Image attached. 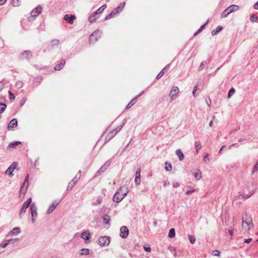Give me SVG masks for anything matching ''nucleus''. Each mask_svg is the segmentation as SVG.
I'll use <instances>...</instances> for the list:
<instances>
[{"mask_svg":"<svg viewBox=\"0 0 258 258\" xmlns=\"http://www.w3.org/2000/svg\"><path fill=\"white\" fill-rule=\"evenodd\" d=\"M252 218L248 216L247 214L242 215V229L247 231L250 228V226H252Z\"/></svg>","mask_w":258,"mask_h":258,"instance_id":"obj_1","label":"nucleus"},{"mask_svg":"<svg viewBox=\"0 0 258 258\" xmlns=\"http://www.w3.org/2000/svg\"><path fill=\"white\" fill-rule=\"evenodd\" d=\"M127 192V189L123 191L122 188H120L114 195L113 201L115 203L121 202L126 196Z\"/></svg>","mask_w":258,"mask_h":258,"instance_id":"obj_2","label":"nucleus"},{"mask_svg":"<svg viewBox=\"0 0 258 258\" xmlns=\"http://www.w3.org/2000/svg\"><path fill=\"white\" fill-rule=\"evenodd\" d=\"M102 31L100 30H96L92 33L89 37V41L90 43H94L96 42L100 38L102 35Z\"/></svg>","mask_w":258,"mask_h":258,"instance_id":"obj_3","label":"nucleus"},{"mask_svg":"<svg viewBox=\"0 0 258 258\" xmlns=\"http://www.w3.org/2000/svg\"><path fill=\"white\" fill-rule=\"evenodd\" d=\"M110 242V237L108 236H101L98 239V244L102 246H108Z\"/></svg>","mask_w":258,"mask_h":258,"instance_id":"obj_4","label":"nucleus"},{"mask_svg":"<svg viewBox=\"0 0 258 258\" xmlns=\"http://www.w3.org/2000/svg\"><path fill=\"white\" fill-rule=\"evenodd\" d=\"M42 10V8L40 6H38L36 7L34 10H33L31 12V17H29L28 20L29 21H31L32 20V18H34L35 19L37 16H38L40 13H41Z\"/></svg>","mask_w":258,"mask_h":258,"instance_id":"obj_5","label":"nucleus"},{"mask_svg":"<svg viewBox=\"0 0 258 258\" xmlns=\"http://www.w3.org/2000/svg\"><path fill=\"white\" fill-rule=\"evenodd\" d=\"M31 202L32 199L30 198L23 204L20 213V216L25 213L26 209L30 206Z\"/></svg>","mask_w":258,"mask_h":258,"instance_id":"obj_6","label":"nucleus"},{"mask_svg":"<svg viewBox=\"0 0 258 258\" xmlns=\"http://www.w3.org/2000/svg\"><path fill=\"white\" fill-rule=\"evenodd\" d=\"M122 128V126H120L114 129V130L110 132L107 137H106V141H110L114 136L119 132Z\"/></svg>","mask_w":258,"mask_h":258,"instance_id":"obj_7","label":"nucleus"},{"mask_svg":"<svg viewBox=\"0 0 258 258\" xmlns=\"http://www.w3.org/2000/svg\"><path fill=\"white\" fill-rule=\"evenodd\" d=\"M31 214L32 217V222L34 223L35 220V218L37 217V207L35 204H32L31 205L30 207Z\"/></svg>","mask_w":258,"mask_h":258,"instance_id":"obj_8","label":"nucleus"},{"mask_svg":"<svg viewBox=\"0 0 258 258\" xmlns=\"http://www.w3.org/2000/svg\"><path fill=\"white\" fill-rule=\"evenodd\" d=\"M60 201L59 200H56L53 202V203L50 205L49 208L47 211L48 214H50L55 209L57 205L59 204Z\"/></svg>","mask_w":258,"mask_h":258,"instance_id":"obj_9","label":"nucleus"},{"mask_svg":"<svg viewBox=\"0 0 258 258\" xmlns=\"http://www.w3.org/2000/svg\"><path fill=\"white\" fill-rule=\"evenodd\" d=\"M120 236L123 238H125L128 235V230L126 226H122L120 229Z\"/></svg>","mask_w":258,"mask_h":258,"instance_id":"obj_10","label":"nucleus"},{"mask_svg":"<svg viewBox=\"0 0 258 258\" xmlns=\"http://www.w3.org/2000/svg\"><path fill=\"white\" fill-rule=\"evenodd\" d=\"M179 92V89L177 86H173L170 92L169 96L171 100L174 99L173 97L177 96Z\"/></svg>","mask_w":258,"mask_h":258,"instance_id":"obj_11","label":"nucleus"},{"mask_svg":"<svg viewBox=\"0 0 258 258\" xmlns=\"http://www.w3.org/2000/svg\"><path fill=\"white\" fill-rule=\"evenodd\" d=\"M76 17L75 15H71L70 17L69 15L66 14L63 17V19L70 24H73L74 23V21Z\"/></svg>","mask_w":258,"mask_h":258,"instance_id":"obj_12","label":"nucleus"},{"mask_svg":"<svg viewBox=\"0 0 258 258\" xmlns=\"http://www.w3.org/2000/svg\"><path fill=\"white\" fill-rule=\"evenodd\" d=\"M18 124L17 120L16 118H14L12 120H11V121L9 122L8 128L9 130H10L11 129H13L15 127L17 126Z\"/></svg>","mask_w":258,"mask_h":258,"instance_id":"obj_13","label":"nucleus"},{"mask_svg":"<svg viewBox=\"0 0 258 258\" xmlns=\"http://www.w3.org/2000/svg\"><path fill=\"white\" fill-rule=\"evenodd\" d=\"M81 237L82 239L88 240L90 239L91 234L88 231H85L82 233Z\"/></svg>","mask_w":258,"mask_h":258,"instance_id":"obj_14","label":"nucleus"},{"mask_svg":"<svg viewBox=\"0 0 258 258\" xmlns=\"http://www.w3.org/2000/svg\"><path fill=\"white\" fill-rule=\"evenodd\" d=\"M238 9V6L236 5H231L228 8H227V10L228 11L229 14L233 12L237 11Z\"/></svg>","mask_w":258,"mask_h":258,"instance_id":"obj_15","label":"nucleus"},{"mask_svg":"<svg viewBox=\"0 0 258 258\" xmlns=\"http://www.w3.org/2000/svg\"><path fill=\"white\" fill-rule=\"evenodd\" d=\"M140 169H139V170L137 171L136 173V178L135 179V181L136 183V184L138 185L140 184L141 182V177H140Z\"/></svg>","mask_w":258,"mask_h":258,"instance_id":"obj_16","label":"nucleus"},{"mask_svg":"<svg viewBox=\"0 0 258 258\" xmlns=\"http://www.w3.org/2000/svg\"><path fill=\"white\" fill-rule=\"evenodd\" d=\"M21 232L20 228L19 227H15L11 231H10L9 233V235H17Z\"/></svg>","mask_w":258,"mask_h":258,"instance_id":"obj_17","label":"nucleus"},{"mask_svg":"<svg viewBox=\"0 0 258 258\" xmlns=\"http://www.w3.org/2000/svg\"><path fill=\"white\" fill-rule=\"evenodd\" d=\"M31 52L29 50H26L21 53V56L22 58H28L29 56L31 55Z\"/></svg>","mask_w":258,"mask_h":258,"instance_id":"obj_18","label":"nucleus"},{"mask_svg":"<svg viewBox=\"0 0 258 258\" xmlns=\"http://www.w3.org/2000/svg\"><path fill=\"white\" fill-rule=\"evenodd\" d=\"M77 182L78 179H73L71 181L69 182L67 189L70 188L71 190Z\"/></svg>","mask_w":258,"mask_h":258,"instance_id":"obj_19","label":"nucleus"},{"mask_svg":"<svg viewBox=\"0 0 258 258\" xmlns=\"http://www.w3.org/2000/svg\"><path fill=\"white\" fill-rule=\"evenodd\" d=\"M111 164V161L108 160L105 162V163L100 168L99 171H101L102 172L104 171L106 169L107 167H108Z\"/></svg>","mask_w":258,"mask_h":258,"instance_id":"obj_20","label":"nucleus"},{"mask_svg":"<svg viewBox=\"0 0 258 258\" xmlns=\"http://www.w3.org/2000/svg\"><path fill=\"white\" fill-rule=\"evenodd\" d=\"M64 64H65V61H64V60H62L59 64H57L54 67V70L55 71H59L63 68Z\"/></svg>","mask_w":258,"mask_h":258,"instance_id":"obj_21","label":"nucleus"},{"mask_svg":"<svg viewBox=\"0 0 258 258\" xmlns=\"http://www.w3.org/2000/svg\"><path fill=\"white\" fill-rule=\"evenodd\" d=\"M176 154L178 156L180 161L183 160L184 156L180 149H177L176 151Z\"/></svg>","mask_w":258,"mask_h":258,"instance_id":"obj_22","label":"nucleus"},{"mask_svg":"<svg viewBox=\"0 0 258 258\" xmlns=\"http://www.w3.org/2000/svg\"><path fill=\"white\" fill-rule=\"evenodd\" d=\"M106 8V5H104L102 6H101L100 8H99L97 10H96L95 12H94V15H98L101 13H102L105 9Z\"/></svg>","mask_w":258,"mask_h":258,"instance_id":"obj_23","label":"nucleus"},{"mask_svg":"<svg viewBox=\"0 0 258 258\" xmlns=\"http://www.w3.org/2000/svg\"><path fill=\"white\" fill-rule=\"evenodd\" d=\"M169 65L167 66L166 67L164 68L162 71L158 74V75L156 77L157 79H159L161 78L163 74L165 73V72L167 70V68L168 67Z\"/></svg>","mask_w":258,"mask_h":258,"instance_id":"obj_24","label":"nucleus"},{"mask_svg":"<svg viewBox=\"0 0 258 258\" xmlns=\"http://www.w3.org/2000/svg\"><path fill=\"white\" fill-rule=\"evenodd\" d=\"M21 143L20 142H18V141H15V142H12V143H11L9 145H8V148H14L15 147H16L17 146L21 144Z\"/></svg>","mask_w":258,"mask_h":258,"instance_id":"obj_25","label":"nucleus"},{"mask_svg":"<svg viewBox=\"0 0 258 258\" xmlns=\"http://www.w3.org/2000/svg\"><path fill=\"white\" fill-rule=\"evenodd\" d=\"M28 186V183H25L24 181L23 185L20 189V192L23 193H25L27 190V187Z\"/></svg>","mask_w":258,"mask_h":258,"instance_id":"obj_26","label":"nucleus"},{"mask_svg":"<svg viewBox=\"0 0 258 258\" xmlns=\"http://www.w3.org/2000/svg\"><path fill=\"white\" fill-rule=\"evenodd\" d=\"M110 220V218L108 215L106 214L104 216V217L103 218V221L104 224H109Z\"/></svg>","mask_w":258,"mask_h":258,"instance_id":"obj_27","label":"nucleus"},{"mask_svg":"<svg viewBox=\"0 0 258 258\" xmlns=\"http://www.w3.org/2000/svg\"><path fill=\"white\" fill-rule=\"evenodd\" d=\"M175 236V229L174 228H171L170 229L169 233H168V237L170 238H173Z\"/></svg>","mask_w":258,"mask_h":258,"instance_id":"obj_28","label":"nucleus"},{"mask_svg":"<svg viewBox=\"0 0 258 258\" xmlns=\"http://www.w3.org/2000/svg\"><path fill=\"white\" fill-rule=\"evenodd\" d=\"M102 201V198L101 197H98L96 200L92 203V205L97 206L98 205H100L101 204Z\"/></svg>","mask_w":258,"mask_h":258,"instance_id":"obj_29","label":"nucleus"},{"mask_svg":"<svg viewBox=\"0 0 258 258\" xmlns=\"http://www.w3.org/2000/svg\"><path fill=\"white\" fill-rule=\"evenodd\" d=\"M97 15H94V12H93L91 16L89 18V21L90 23H93L94 22L96 21V16Z\"/></svg>","mask_w":258,"mask_h":258,"instance_id":"obj_30","label":"nucleus"},{"mask_svg":"<svg viewBox=\"0 0 258 258\" xmlns=\"http://www.w3.org/2000/svg\"><path fill=\"white\" fill-rule=\"evenodd\" d=\"M11 4L14 7H18L21 4L20 0H12Z\"/></svg>","mask_w":258,"mask_h":258,"instance_id":"obj_31","label":"nucleus"},{"mask_svg":"<svg viewBox=\"0 0 258 258\" xmlns=\"http://www.w3.org/2000/svg\"><path fill=\"white\" fill-rule=\"evenodd\" d=\"M89 249L83 248L81 250L80 254V255H87L89 254Z\"/></svg>","mask_w":258,"mask_h":258,"instance_id":"obj_32","label":"nucleus"},{"mask_svg":"<svg viewBox=\"0 0 258 258\" xmlns=\"http://www.w3.org/2000/svg\"><path fill=\"white\" fill-rule=\"evenodd\" d=\"M222 26H218L217 27L216 30H214L212 31V35H215L217 34L218 32H220V31L222 30Z\"/></svg>","mask_w":258,"mask_h":258,"instance_id":"obj_33","label":"nucleus"},{"mask_svg":"<svg viewBox=\"0 0 258 258\" xmlns=\"http://www.w3.org/2000/svg\"><path fill=\"white\" fill-rule=\"evenodd\" d=\"M196 150H200L202 148V145L199 141H197L195 143Z\"/></svg>","mask_w":258,"mask_h":258,"instance_id":"obj_34","label":"nucleus"},{"mask_svg":"<svg viewBox=\"0 0 258 258\" xmlns=\"http://www.w3.org/2000/svg\"><path fill=\"white\" fill-rule=\"evenodd\" d=\"M258 171V161H257L255 164H254L252 170V174H253L255 172H257Z\"/></svg>","mask_w":258,"mask_h":258,"instance_id":"obj_35","label":"nucleus"},{"mask_svg":"<svg viewBox=\"0 0 258 258\" xmlns=\"http://www.w3.org/2000/svg\"><path fill=\"white\" fill-rule=\"evenodd\" d=\"M207 64V63L206 61H203L199 67V71L203 70Z\"/></svg>","mask_w":258,"mask_h":258,"instance_id":"obj_36","label":"nucleus"},{"mask_svg":"<svg viewBox=\"0 0 258 258\" xmlns=\"http://www.w3.org/2000/svg\"><path fill=\"white\" fill-rule=\"evenodd\" d=\"M135 100V99H134V98L132 99L126 106V109L130 108L136 103V102L134 101Z\"/></svg>","mask_w":258,"mask_h":258,"instance_id":"obj_37","label":"nucleus"},{"mask_svg":"<svg viewBox=\"0 0 258 258\" xmlns=\"http://www.w3.org/2000/svg\"><path fill=\"white\" fill-rule=\"evenodd\" d=\"M194 176L198 180L202 178L201 172L199 170L197 172L195 173Z\"/></svg>","mask_w":258,"mask_h":258,"instance_id":"obj_38","label":"nucleus"},{"mask_svg":"<svg viewBox=\"0 0 258 258\" xmlns=\"http://www.w3.org/2000/svg\"><path fill=\"white\" fill-rule=\"evenodd\" d=\"M235 90L234 88H231L229 91L228 94V98H230L235 93Z\"/></svg>","mask_w":258,"mask_h":258,"instance_id":"obj_39","label":"nucleus"},{"mask_svg":"<svg viewBox=\"0 0 258 258\" xmlns=\"http://www.w3.org/2000/svg\"><path fill=\"white\" fill-rule=\"evenodd\" d=\"M125 2L121 3L120 4V5L115 9H117V10H118L119 12H121L123 10V8L125 6Z\"/></svg>","mask_w":258,"mask_h":258,"instance_id":"obj_40","label":"nucleus"},{"mask_svg":"<svg viewBox=\"0 0 258 258\" xmlns=\"http://www.w3.org/2000/svg\"><path fill=\"white\" fill-rule=\"evenodd\" d=\"M6 105L4 103H0V113L5 111L6 108Z\"/></svg>","mask_w":258,"mask_h":258,"instance_id":"obj_41","label":"nucleus"},{"mask_svg":"<svg viewBox=\"0 0 258 258\" xmlns=\"http://www.w3.org/2000/svg\"><path fill=\"white\" fill-rule=\"evenodd\" d=\"M19 240L18 238H13V239H10L7 240L8 243L9 244L10 243H14L17 242Z\"/></svg>","mask_w":258,"mask_h":258,"instance_id":"obj_42","label":"nucleus"},{"mask_svg":"<svg viewBox=\"0 0 258 258\" xmlns=\"http://www.w3.org/2000/svg\"><path fill=\"white\" fill-rule=\"evenodd\" d=\"M165 168L167 171H170L172 169V166L170 163L166 162Z\"/></svg>","mask_w":258,"mask_h":258,"instance_id":"obj_43","label":"nucleus"},{"mask_svg":"<svg viewBox=\"0 0 258 258\" xmlns=\"http://www.w3.org/2000/svg\"><path fill=\"white\" fill-rule=\"evenodd\" d=\"M229 15V13L228 12V11L227 10V9H225L222 14V17L225 18L228 16V15Z\"/></svg>","mask_w":258,"mask_h":258,"instance_id":"obj_44","label":"nucleus"},{"mask_svg":"<svg viewBox=\"0 0 258 258\" xmlns=\"http://www.w3.org/2000/svg\"><path fill=\"white\" fill-rule=\"evenodd\" d=\"M14 170L12 169L10 166L8 168V169L6 171V173L8 174L9 175H13L12 173L13 172Z\"/></svg>","mask_w":258,"mask_h":258,"instance_id":"obj_45","label":"nucleus"},{"mask_svg":"<svg viewBox=\"0 0 258 258\" xmlns=\"http://www.w3.org/2000/svg\"><path fill=\"white\" fill-rule=\"evenodd\" d=\"M188 239L189 240V241L191 244L195 243V242L196 241V239L192 236H191L190 235H188Z\"/></svg>","mask_w":258,"mask_h":258,"instance_id":"obj_46","label":"nucleus"},{"mask_svg":"<svg viewBox=\"0 0 258 258\" xmlns=\"http://www.w3.org/2000/svg\"><path fill=\"white\" fill-rule=\"evenodd\" d=\"M220 251L218 250H213L212 252V254L214 256H220Z\"/></svg>","mask_w":258,"mask_h":258,"instance_id":"obj_47","label":"nucleus"},{"mask_svg":"<svg viewBox=\"0 0 258 258\" xmlns=\"http://www.w3.org/2000/svg\"><path fill=\"white\" fill-rule=\"evenodd\" d=\"M16 86L19 89L21 88L23 86V83L21 81L17 82L16 83Z\"/></svg>","mask_w":258,"mask_h":258,"instance_id":"obj_48","label":"nucleus"},{"mask_svg":"<svg viewBox=\"0 0 258 258\" xmlns=\"http://www.w3.org/2000/svg\"><path fill=\"white\" fill-rule=\"evenodd\" d=\"M9 95V98L11 100H14L15 98V95L12 93L11 91H9L8 92Z\"/></svg>","mask_w":258,"mask_h":258,"instance_id":"obj_49","label":"nucleus"},{"mask_svg":"<svg viewBox=\"0 0 258 258\" xmlns=\"http://www.w3.org/2000/svg\"><path fill=\"white\" fill-rule=\"evenodd\" d=\"M81 176V170H79L78 173L76 174L74 179H78V180L80 179Z\"/></svg>","mask_w":258,"mask_h":258,"instance_id":"obj_50","label":"nucleus"},{"mask_svg":"<svg viewBox=\"0 0 258 258\" xmlns=\"http://www.w3.org/2000/svg\"><path fill=\"white\" fill-rule=\"evenodd\" d=\"M257 19V17H254L253 15H252L250 17V20L252 22L256 21Z\"/></svg>","mask_w":258,"mask_h":258,"instance_id":"obj_51","label":"nucleus"},{"mask_svg":"<svg viewBox=\"0 0 258 258\" xmlns=\"http://www.w3.org/2000/svg\"><path fill=\"white\" fill-rule=\"evenodd\" d=\"M17 165L16 162H14L11 165L10 167L14 170L16 168Z\"/></svg>","mask_w":258,"mask_h":258,"instance_id":"obj_52","label":"nucleus"},{"mask_svg":"<svg viewBox=\"0 0 258 258\" xmlns=\"http://www.w3.org/2000/svg\"><path fill=\"white\" fill-rule=\"evenodd\" d=\"M203 160L206 162H208L209 161V155H208V154H207L203 158Z\"/></svg>","mask_w":258,"mask_h":258,"instance_id":"obj_53","label":"nucleus"},{"mask_svg":"<svg viewBox=\"0 0 258 258\" xmlns=\"http://www.w3.org/2000/svg\"><path fill=\"white\" fill-rule=\"evenodd\" d=\"M144 250L148 252H150L151 251V248L150 246H144Z\"/></svg>","mask_w":258,"mask_h":258,"instance_id":"obj_54","label":"nucleus"},{"mask_svg":"<svg viewBox=\"0 0 258 258\" xmlns=\"http://www.w3.org/2000/svg\"><path fill=\"white\" fill-rule=\"evenodd\" d=\"M120 12L117 10V9H114L112 12H111V13L114 16L117 14H118Z\"/></svg>","mask_w":258,"mask_h":258,"instance_id":"obj_55","label":"nucleus"},{"mask_svg":"<svg viewBox=\"0 0 258 258\" xmlns=\"http://www.w3.org/2000/svg\"><path fill=\"white\" fill-rule=\"evenodd\" d=\"M170 185V182L168 180H165L164 181V186L166 187L168 185Z\"/></svg>","mask_w":258,"mask_h":258,"instance_id":"obj_56","label":"nucleus"},{"mask_svg":"<svg viewBox=\"0 0 258 258\" xmlns=\"http://www.w3.org/2000/svg\"><path fill=\"white\" fill-rule=\"evenodd\" d=\"M173 187H174L175 188H177L180 186V184L179 182H175L173 183Z\"/></svg>","mask_w":258,"mask_h":258,"instance_id":"obj_57","label":"nucleus"},{"mask_svg":"<svg viewBox=\"0 0 258 258\" xmlns=\"http://www.w3.org/2000/svg\"><path fill=\"white\" fill-rule=\"evenodd\" d=\"M113 16H114L112 13H111L109 15H107L106 18H105V20H108V19H110L111 18H112Z\"/></svg>","mask_w":258,"mask_h":258,"instance_id":"obj_58","label":"nucleus"},{"mask_svg":"<svg viewBox=\"0 0 258 258\" xmlns=\"http://www.w3.org/2000/svg\"><path fill=\"white\" fill-rule=\"evenodd\" d=\"M195 189L191 190H188L187 191H186V194L187 195H191L192 193H193L194 192H195Z\"/></svg>","mask_w":258,"mask_h":258,"instance_id":"obj_59","label":"nucleus"},{"mask_svg":"<svg viewBox=\"0 0 258 258\" xmlns=\"http://www.w3.org/2000/svg\"><path fill=\"white\" fill-rule=\"evenodd\" d=\"M208 23V20L207 21V22H206L205 24H204L203 25H202V26L200 27V28L199 30H200V31H202V30L203 29V28L205 27V25H206Z\"/></svg>","mask_w":258,"mask_h":258,"instance_id":"obj_60","label":"nucleus"},{"mask_svg":"<svg viewBox=\"0 0 258 258\" xmlns=\"http://www.w3.org/2000/svg\"><path fill=\"white\" fill-rule=\"evenodd\" d=\"M197 90V86H195L194 88V90H193V91H192V94L194 96L195 95V93L196 92Z\"/></svg>","mask_w":258,"mask_h":258,"instance_id":"obj_61","label":"nucleus"},{"mask_svg":"<svg viewBox=\"0 0 258 258\" xmlns=\"http://www.w3.org/2000/svg\"><path fill=\"white\" fill-rule=\"evenodd\" d=\"M144 93V91H142V92H141L139 94H138L137 96H136L135 98H134V99H137L138 97H140L141 95H143V94Z\"/></svg>","mask_w":258,"mask_h":258,"instance_id":"obj_62","label":"nucleus"},{"mask_svg":"<svg viewBox=\"0 0 258 258\" xmlns=\"http://www.w3.org/2000/svg\"><path fill=\"white\" fill-rule=\"evenodd\" d=\"M251 240H252L251 238L246 239L245 240L244 242L248 243H249L251 241Z\"/></svg>","mask_w":258,"mask_h":258,"instance_id":"obj_63","label":"nucleus"},{"mask_svg":"<svg viewBox=\"0 0 258 258\" xmlns=\"http://www.w3.org/2000/svg\"><path fill=\"white\" fill-rule=\"evenodd\" d=\"M254 8L256 10H258V1L255 4Z\"/></svg>","mask_w":258,"mask_h":258,"instance_id":"obj_64","label":"nucleus"}]
</instances>
